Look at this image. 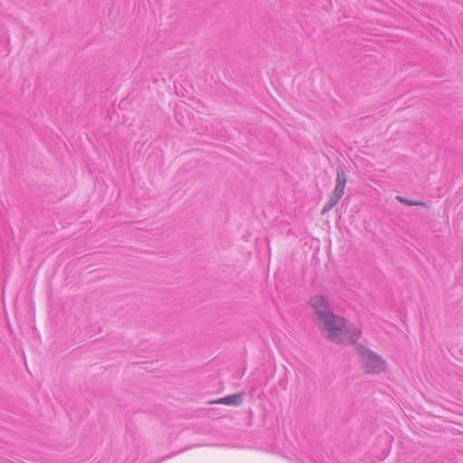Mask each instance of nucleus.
<instances>
[{
	"label": "nucleus",
	"instance_id": "nucleus-5",
	"mask_svg": "<svg viewBox=\"0 0 463 463\" xmlns=\"http://www.w3.org/2000/svg\"><path fill=\"white\" fill-rule=\"evenodd\" d=\"M243 399V393L232 394L223 398H221L213 403L224 404L230 406H238L241 403Z\"/></svg>",
	"mask_w": 463,
	"mask_h": 463
},
{
	"label": "nucleus",
	"instance_id": "nucleus-3",
	"mask_svg": "<svg viewBox=\"0 0 463 463\" xmlns=\"http://www.w3.org/2000/svg\"><path fill=\"white\" fill-rule=\"evenodd\" d=\"M345 173L343 169L340 168L336 171L335 186L327 203L323 209L324 213L331 210L340 201L345 192Z\"/></svg>",
	"mask_w": 463,
	"mask_h": 463
},
{
	"label": "nucleus",
	"instance_id": "nucleus-2",
	"mask_svg": "<svg viewBox=\"0 0 463 463\" xmlns=\"http://www.w3.org/2000/svg\"><path fill=\"white\" fill-rule=\"evenodd\" d=\"M359 357L366 373H380L386 368L385 361L370 350L361 349Z\"/></svg>",
	"mask_w": 463,
	"mask_h": 463
},
{
	"label": "nucleus",
	"instance_id": "nucleus-4",
	"mask_svg": "<svg viewBox=\"0 0 463 463\" xmlns=\"http://www.w3.org/2000/svg\"><path fill=\"white\" fill-rule=\"evenodd\" d=\"M309 305L314 310L317 322L333 313L330 310V306L327 298L324 296H314L313 298H310Z\"/></svg>",
	"mask_w": 463,
	"mask_h": 463
},
{
	"label": "nucleus",
	"instance_id": "nucleus-1",
	"mask_svg": "<svg viewBox=\"0 0 463 463\" xmlns=\"http://www.w3.org/2000/svg\"><path fill=\"white\" fill-rule=\"evenodd\" d=\"M317 323L326 338L335 343H354L360 336L359 330L353 328L347 321L334 313Z\"/></svg>",
	"mask_w": 463,
	"mask_h": 463
},
{
	"label": "nucleus",
	"instance_id": "nucleus-6",
	"mask_svg": "<svg viewBox=\"0 0 463 463\" xmlns=\"http://www.w3.org/2000/svg\"><path fill=\"white\" fill-rule=\"evenodd\" d=\"M397 199L403 203H406L407 205H420V206H423L424 203L422 202H411V201H409V200H405L402 197H397Z\"/></svg>",
	"mask_w": 463,
	"mask_h": 463
}]
</instances>
